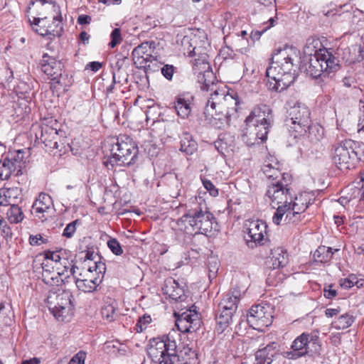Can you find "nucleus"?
I'll list each match as a JSON object with an SVG mask.
<instances>
[{
    "label": "nucleus",
    "instance_id": "1",
    "mask_svg": "<svg viewBox=\"0 0 364 364\" xmlns=\"http://www.w3.org/2000/svg\"><path fill=\"white\" fill-rule=\"evenodd\" d=\"M296 57V50L287 46L274 52L266 70L272 90L282 92L294 82L296 75L294 61Z\"/></svg>",
    "mask_w": 364,
    "mask_h": 364
},
{
    "label": "nucleus",
    "instance_id": "2",
    "mask_svg": "<svg viewBox=\"0 0 364 364\" xmlns=\"http://www.w3.org/2000/svg\"><path fill=\"white\" fill-rule=\"evenodd\" d=\"M240 101L225 90H215L208 100L204 111L206 119L213 126L223 129L230 125L231 117H235Z\"/></svg>",
    "mask_w": 364,
    "mask_h": 364
},
{
    "label": "nucleus",
    "instance_id": "3",
    "mask_svg": "<svg viewBox=\"0 0 364 364\" xmlns=\"http://www.w3.org/2000/svg\"><path fill=\"white\" fill-rule=\"evenodd\" d=\"M186 208V212L181 220L187 231L206 235L212 231L215 218L201 198H191Z\"/></svg>",
    "mask_w": 364,
    "mask_h": 364
},
{
    "label": "nucleus",
    "instance_id": "4",
    "mask_svg": "<svg viewBox=\"0 0 364 364\" xmlns=\"http://www.w3.org/2000/svg\"><path fill=\"white\" fill-rule=\"evenodd\" d=\"M272 208L276 209L272 221L275 225H279L285 215L286 223H297L300 220V215L296 211L293 210L291 204L292 203V194H289L287 189L282 185L272 186L266 191Z\"/></svg>",
    "mask_w": 364,
    "mask_h": 364
},
{
    "label": "nucleus",
    "instance_id": "5",
    "mask_svg": "<svg viewBox=\"0 0 364 364\" xmlns=\"http://www.w3.org/2000/svg\"><path fill=\"white\" fill-rule=\"evenodd\" d=\"M311 48L305 50L302 69L312 78H318L322 74L329 75L339 68L338 60L326 48L316 50L313 54Z\"/></svg>",
    "mask_w": 364,
    "mask_h": 364
},
{
    "label": "nucleus",
    "instance_id": "6",
    "mask_svg": "<svg viewBox=\"0 0 364 364\" xmlns=\"http://www.w3.org/2000/svg\"><path fill=\"white\" fill-rule=\"evenodd\" d=\"M138 152V146L130 136L120 135L112 145L110 156L103 164L109 169L114 166H130L136 162Z\"/></svg>",
    "mask_w": 364,
    "mask_h": 364
},
{
    "label": "nucleus",
    "instance_id": "7",
    "mask_svg": "<svg viewBox=\"0 0 364 364\" xmlns=\"http://www.w3.org/2000/svg\"><path fill=\"white\" fill-rule=\"evenodd\" d=\"M70 292H50L46 298L49 311L59 321H68L73 315V305Z\"/></svg>",
    "mask_w": 364,
    "mask_h": 364
},
{
    "label": "nucleus",
    "instance_id": "8",
    "mask_svg": "<svg viewBox=\"0 0 364 364\" xmlns=\"http://www.w3.org/2000/svg\"><path fill=\"white\" fill-rule=\"evenodd\" d=\"M105 271L106 266L105 263L95 262L88 264L87 273L85 275L80 274L82 278H77L74 275L73 277L76 287L80 291L92 292L101 283Z\"/></svg>",
    "mask_w": 364,
    "mask_h": 364
},
{
    "label": "nucleus",
    "instance_id": "9",
    "mask_svg": "<svg viewBox=\"0 0 364 364\" xmlns=\"http://www.w3.org/2000/svg\"><path fill=\"white\" fill-rule=\"evenodd\" d=\"M310 110L302 103H296L287 111L286 125L299 134L307 132L311 124Z\"/></svg>",
    "mask_w": 364,
    "mask_h": 364
},
{
    "label": "nucleus",
    "instance_id": "10",
    "mask_svg": "<svg viewBox=\"0 0 364 364\" xmlns=\"http://www.w3.org/2000/svg\"><path fill=\"white\" fill-rule=\"evenodd\" d=\"M353 140L346 139L334 145L333 160L340 170H348L356 166Z\"/></svg>",
    "mask_w": 364,
    "mask_h": 364
},
{
    "label": "nucleus",
    "instance_id": "11",
    "mask_svg": "<svg viewBox=\"0 0 364 364\" xmlns=\"http://www.w3.org/2000/svg\"><path fill=\"white\" fill-rule=\"evenodd\" d=\"M28 22L36 33L42 36H60L63 31L62 16L57 15L52 17V22L48 17L28 19Z\"/></svg>",
    "mask_w": 364,
    "mask_h": 364
},
{
    "label": "nucleus",
    "instance_id": "12",
    "mask_svg": "<svg viewBox=\"0 0 364 364\" xmlns=\"http://www.w3.org/2000/svg\"><path fill=\"white\" fill-rule=\"evenodd\" d=\"M154 44L153 41L141 43L133 50L132 53L136 67L144 69L146 73L154 71L151 64L156 62V59L152 55Z\"/></svg>",
    "mask_w": 364,
    "mask_h": 364
},
{
    "label": "nucleus",
    "instance_id": "13",
    "mask_svg": "<svg viewBox=\"0 0 364 364\" xmlns=\"http://www.w3.org/2000/svg\"><path fill=\"white\" fill-rule=\"evenodd\" d=\"M272 318L269 307L261 304L252 306L247 316L250 326L258 331H263L264 328L270 326Z\"/></svg>",
    "mask_w": 364,
    "mask_h": 364
},
{
    "label": "nucleus",
    "instance_id": "14",
    "mask_svg": "<svg viewBox=\"0 0 364 364\" xmlns=\"http://www.w3.org/2000/svg\"><path fill=\"white\" fill-rule=\"evenodd\" d=\"M318 340L315 333H303L297 336L291 343L289 350L284 351L283 356L289 360H297L309 353V343Z\"/></svg>",
    "mask_w": 364,
    "mask_h": 364
},
{
    "label": "nucleus",
    "instance_id": "15",
    "mask_svg": "<svg viewBox=\"0 0 364 364\" xmlns=\"http://www.w3.org/2000/svg\"><path fill=\"white\" fill-rule=\"evenodd\" d=\"M23 154L21 149H18L9 154V157L5 159L3 161L2 166L0 167V179L1 181L7 180L13 171H17V175L21 172L23 167V156H19V154Z\"/></svg>",
    "mask_w": 364,
    "mask_h": 364
},
{
    "label": "nucleus",
    "instance_id": "16",
    "mask_svg": "<svg viewBox=\"0 0 364 364\" xmlns=\"http://www.w3.org/2000/svg\"><path fill=\"white\" fill-rule=\"evenodd\" d=\"M180 337V333L178 331L172 329L169 333L164 336L161 340H163L164 349H166L168 356L165 358V360L159 362V364H173L179 361L178 356L177 355V343L176 341Z\"/></svg>",
    "mask_w": 364,
    "mask_h": 364
},
{
    "label": "nucleus",
    "instance_id": "17",
    "mask_svg": "<svg viewBox=\"0 0 364 364\" xmlns=\"http://www.w3.org/2000/svg\"><path fill=\"white\" fill-rule=\"evenodd\" d=\"M210 66L205 59H195L193 63V69L198 72V80L202 84L203 90H208L209 87L214 84L216 79L213 72L210 69Z\"/></svg>",
    "mask_w": 364,
    "mask_h": 364
},
{
    "label": "nucleus",
    "instance_id": "18",
    "mask_svg": "<svg viewBox=\"0 0 364 364\" xmlns=\"http://www.w3.org/2000/svg\"><path fill=\"white\" fill-rule=\"evenodd\" d=\"M63 63L60 60L44 54L41 60V70L48 76V78L56 82L62 76Z\"/></svg>",
    "mask_w": 364,
    "mask_h": 364
},
{
    "label": "nucleus",
    "instance_id": "19",
    "mask_svg": "<svg viewBox=\"0 0 364 364\" xmlns=\"http://www.w3.org/2000/svg\"><path fill=\"white\" fill-rule=\"evenodd\" d=\"M44 260H48V264H50V262L54 263L57 270L63 269L68 274L65 275V279H69L70 276H73L75 272V266L72 264L73 261H69L65 257H61L60 252L58 251L46 252Z\"/></svg>",
    "mask_w": 364,
    "mask_h": 364
},
{
    "label": "nucleus",
    "instance_id": "20",
    "mask_svg": "<svg viewBox=\"0 0 364 364\" xmlns=\"http://www.w3.org/2000/svg\"><path fill=\"white\" fill-rule=\"evenodd\" d=\"M274 122V116L272 109L266 105H259L253 108L245 122L255 125L259 122L267 123Z\"/></svg>",
    "mask_w": 364,
    "mask_h": 364
},
{
    "label": "nucleus",
    "instance_id": "21",
    "mask_svg": "<svg viewBox=\"0 0 364 364\" xmlns=\"http://www.w3.org/2000/svg\"><path fill=\"white\" fill-rule=\"evenodd\" d=\"M267 225L262 220H253L249 223L247 230V242L250 246V243L262 244L264 236L267 235Z\"/></svg>",
    "mask_w": 364,
    "mask_h": 364
},
{
    "label": "nucleus",
    "instance_id": "22",
    "mask_svg": "<svg viewBox=\"0 0 364 364\" xmlns=\"http://www.w3.org/2000/svg\"><path fill=\"white\" fill-rule=\"evenodd\" d=\"M185 287L186 284L183 282L180 283L179 281L173 278H168L164 282L162 290L164 294L170 299L176 301H182L186 299Z\"/></svg>",
    "mask_w": 364,
    "mask_h": 364
},
{
    "label": "nucleus",
    "instance_id": "23",
    "mask_svg": "<svg viewBox=\"0 0 364 364\" xmlns=\"http://www.w3.org/2000/svg\"><path fill=\"white\" fill-rule=\"evenodd\" d=\"M194 97L190 93H183L176 97L174 108L177 115L182 119H188L192 111Z\"/></svg>",
    "mask_w": 364,
    "mask_h": 364
},
{
    "label": "nucleus",
    "instance_id": "24",
    "mask_svg": "<svg viewBox=\"0 0 364 364\" xmlns=\"http://www.w3.org/2000/svg\"><path fill=\"white\" fill-rule=\"evenodd\" d=\"M41 265L43 269L42 278L45 284L50 286H54L58 285L60 279L62 282L65 280V277L68 273L63 269L58 270V272H55L53 270V269L55 268V266H53L50 268V264H48V260H43Z\"/></svg>",
    "mask_w": 364,
    "mask_h": 364
},
{
    "label": "nucleus",
    "instance_id": "25",
    "mask_svg": "<svg viewBox=\"0 0 364 364\" xmlns=\"http://www.w3.org/2000/svg\"><path fill=\"white\" fill-rule=\"evenodd\" d=\"M240 296V291L237 289H230L220 302L218 310L228 311L235 314L237 309Z\"/></svg>",
    "mask_w": 364,
    "mask_h": 364
},
{
    "label": "nucleus",
    "instance_id": "26",
    "mask_svg": "<svg viewBox=\"0 0 364 364\" xmlns=\"http://www.w3.org/2000/svg\"><path fill=\"white\" fill-rule=\"evenodd\" d=\"M52 204L51 197L46 193H41L32 205L31 214L41 219L43 218V213L48 211Z\"/></svg>",
    "mask_w": 364,
    "mask_h": 364
},
{
    "label": "nucleus",
    "instance_id": "27",
    "mask_svg": "<svg viewBox=\"0 0 364 364\" xmlns=\"http://www.w3.org/2000/svg\"><path fill=\"white\" fill-rule=\"evenodd\" d=\"M164 343L161 338H152L149 341V345L147 349L149 356L154 360L158 359L159 363L164 361L165 358L168 356L166 349H164Z\"/></svg>",
    "mask_w": 364,
    "mask_h": 364
},
{
    "label": "nucleus",
    "instance_id": "28",
    "mask_svg": "<svg viewBox=\"0 0 364 364\" xmlns=\"http://www.w3.org/2000/svg\"><path fill=\"white\" fill-rule=\"evenodd\" d=\"M364 48L360 45H353L351 47L346 48L342 50L343 60L348 63L353 64L356 62H360L364 59Z\"/></svg>",
    "mask_w": 364,
    "mask_h": 364
},
{
    "label": "nucleus",
    "instance_id": "29",
    "mask_svg": "<svg viewBox=\"0 0 364 364\" xmlns=\"http://www.w3.org/2000/svg\"><path fill=\"white\" fill-rule=\"evenodd\" d=\"M276 343H272L256 353V361L254 364H271L275 354Z\"/></svg>",
    "mask_w": 364,
    "mask_h": 364
},
{
    "label": "nucleus",
    "instance_id": "30",
    "mask_svg": "<svg viewBox=\"0 0 364 364\" xmlns=\"http://www.w3.org/2000/svg\"><path fill=\"white\" fill-rule=\"evenodd\" d=\"M246 124L247 127L242 136V141L250 146L262 143L264 141H260V135H259L255 126L249 123H246Z\"/></svg>",
    "mask_w": 364,
    "mask_h": 364
},
{
    "label": "nucleus",
    "instance_id": "31",
    "mask_svg": "<svg viewBox=\"0 0 364 364\" xmlns=\"http://www.w3.org/2000/svg\"><path fill=\"white\" fill-rule=\"evenodd\" d=\"M272 262L274 269L286 266L288 263L287 252L282 247H278L272 250Z\"/></svg>",
    "mask_w": 364,
    "mask_h": 364
},
{
    "label": "nucleus",
    "instance_id": "32",
    "mask_svg": "<svg viewBox=\"0 0 364 364\" xmlns=\"http://www.w3.org/2000/svg\"><path fill=\"white\" fill-rule=\"evenodd\" d=\"M219 314L216 316L217 330L219 333L223 332L231 323L234 313L228 311L218 310Z\"/></svg>",
    "mask_w": 364,
    "mask_h": 364
},
{
    "label": "nucleus",
    "instance_id": "33",
    "mask_svg": "<svg viewBox=\"0 0 364 364\" xmlns=\"http://www.w3.org/2000/svg\"><path fill=\"white\" fill-rule=\"evenodd\" d=\"M180 150L188 155L193 154L197 150V143L188 132L182 135Z\"/></svg>",
    "mask_w": 364,
    "mask_h": 364
},
{
    "label": "nucleus",
    "instance_id": "34",
    "mask_svg": "<svg viewBox=\"0 0 364 364\" xmlns=\"http://www.w3.org/2000/svg\"><path fill=\"white\" fill-rule=\"evenodd\" d=\"M333 255V252L331 247L320 246L314 252V257L316 262L326 263L332 259Z\"/></svg>",
    "mask_w": 364,
    "mask_h": 364
},
{
    "label": "nucleus",
    "instance_id": "35",
    "mask_svg": "<svg viewBox=\"0 0 364 364\" xmlns=\"http://www.w3.org/2000/svg\"><path fill=\"white\" fill-rule=\"evenodd\" d=\"M353 317L348 314H343L338 317L334 321L332 322V327L341 330L346 329L350 327L353 323Z\"/></svg>",
    "mask_w": 364,
    "mask_h": 364
},
{
    "label": "nucleus",
    "instance_id": "36",
    "mask_svg": "<svg viewBox=\"0 0 364 364\" xmlns=\"http://www.w3.org/2000/svg\"><path fill=\"white\" fill-rule=\"evenodd\" d=\"M116 308L113 303H105L101 309V314L108 322L113 321L116 318Z\"/></svg>",
    "mask_w": 364,
    "mask_h": 364
},
{
    "label": "nucleus",
    "instance_id": "37",
    "mask_svg": "<svg viewBox=\"0 0 364 364\" xmlns=\"http://www.w3.org/2000/svg\"><path fill=\"white\" fill-rule=\"evenodd\" d=\"M189 321H186L184 318L178 317L176 321V326L178 328V332L183 333H192L197 331L198 321L191 325Z\"/></svg>",
    "mask_w": 364,
    "mask_h": 364
},
{
    "label": "nucleus",
    "instance_id": "38",
    "mask_svg": "<svg viewBox=\"0 0 364 364\" xmlns=\"http://www.w3.org/2000/svg\"><path fill=\"white\" fill-rule=\"evenodd\" d=\"M7 215L11 223H18L23 220V210L17 205L11 206L8 210Z\"/></svg>",
    "mask_w": 364,
    "mask_h": 364
},
{
    "label": "nucleus",
    "instance_id": "39",
    "mask_svg": "<svg viewBox=\"0 0 364 364\" xmlns=\"http://www.w3.org/2000/svg\"><path fill=\"white\" fill-rule=\"evenodd\" d=\"M307 131H309L308 138L312 144L318 143L323 137V129L316 125H311V124Z\"/></svg>",
    "mask_w": 364,
    "mask_h": 364
},
{
    "label": "nucleus",
    "instance_id": "40",
    "mask_svg": "<svg viewBox=\"0 0 364 364\" xmlns=\"http://www.w3.org/2000/svg\"><path fill=\"white\" fill-rule=\"evenodd\" d=\"M147 109L146 111V121L155 122L159 117V106L156 105L152 100H148Z\"/></svg>",
    "mask_w": 364,
    "mask_h": 364
},
{
    "label": "nucleus",
    "instance_id": "41",
    "mask_svg": "<svg viewBox=\"0 0 364 364\" xmlns=\"http://www.w3.org/2000/svg\"><path fill=\"white\" fill-rule=\"evenodd\" d=\"M291 182V176L289 173H283L282 175V177L280 179L277 178L274 181H272L271 183H269L267 186V191H269V188L272 186H277V185H282L283 186H285V188L287 189L289 194H291L290 188L289 187Z\"/></svg>",
    "mask_w": 364,
    "mask_h": 364
},
{
    "label": "nucleus",
    "instance_id": "42",
    "mask_svg": "<svg viewBox=\"0 0 364 364\" xmlns=\"http://www.w3.org/2000/svg\"><path fill=\"white\" fill-rule=\"evenodd\" d=\"M291 206L292 207L293 210L296 211L300 215L301 213H304L306 210L308 204L303 201L302 196L294 198L292 196V203Z\"/></svg>",
    "mask_w": 364,
    "mask_h": 364
},
{
    "label": "nucleus",
    "instance_id": "43",
    "mask_svg": "<svg viewBox=\"0 0 364 364\" xmlns=\"http://www.w3.org/2000/svg\"><path fill=\"white\" fill-rule=\"evenodd\" d=\"M273 122H269L267 123L259 122L258 124H255L259 135H260V141H265L267 139V134Z\"/></svg>",
    "mask_w": 364,
    "mask_h": 364
},
{
    "label": "nucleus",
    "instance_id": "44",
    "mask_svg": "<svg viewBox=\"0 0 364 364\" xmlns=\"http://www.w3.org/2000/svg\"><path fill=\"white\" fill-rule=\"evenodd\" d=\"M179 317L184 318L186 321L187 320V321H189L188 323H190L191 325H193L197 321V330L199 328L200 321L196 311H192L191 309L187 310L186 311L183 312Z\"/></svg>",
    "mask_w": 364,
    "mask_h": 364
},
{
    "label": "nucleus",
    "instance_id": "45",
    "mask_svg": "<svg viewBox=\"0 0 364 364\" xmlns=\"http://www.w3.org/2000/svg\"><path fill=\"white\" fill-rule=\"evenodd\" d=\"M353 152L355 154L356 164L364 163V143L353 141Z\"/></svg>",
    "mask_w": 364,
    "mask_h": 364
},
{
    "label": "nucleus",
    "instance_id": "46",
    "mask_svg": "<svg viewBox=\"0 0 364 364\" xmlns=\"http://www.w3.org/2000/svg\"><path fill=\"white\" fill-rule=\"evenodd\" d=\"M81 224L80 220H75L66 225L63 232V236L67 238H71L76 231L77 225Z\"/></svg>",
    "mask_w": 364,
    "mask_h": 364
},
{
    "label": "nucleus",
    "instance_id": "47",
    "mask_svg": "<svg viewBox=\"0 0 364 364\" xmlns=\"http://www.w3.org/2000/svg\"><path fill=\"white\" fill-rule=\"evenodd\" d=\"M35 95V92L31 91L27 93V95L24 94V102L28 103V105L24 104V114L30 113L31 110L35 108L36 103L33 101V97Z\"/></svg>",
    "mask_w": 364,
    "mask_h": 364
},
{
    "label": "nucleus",
    "instance_id": "48",
    "mask_svg": "<svg viewBox=\"0 0 364 364\" xmlns=\"http://www.w3.org/2000/svg\"><path fill=\"white\" fill-rule=\"evenodd\" d=\"M262 170L268 178H272V181H274L280 175L279 171L272 166L271 164L264 165Z\"/></svg>",
    "mask_w": 364,
    "mask_h": 364
},
{
    "label": "nucleus",
    "instance_id": "49",
    "mask_svg": "<svg viewBox=\"0 0 364 364\" xmlns=\"http://www.w3.org/2000/svg\"><path fill=\"white\" fill-rule=\"evenodd\" d=\"M107 246L115 255H121L123 253V250L116 238L111 237L107 241Z\"/></svg>",
    "mask_w": 364,
    "mask_h": 364
},
{
    "label": "nucleus",
    "instance_id": "50",
    "mask_svg": "<svg viewBox=\"0 0 364 364\" xmlns=\"http://www.w3.org/2000/svg\"><path fill=\"white\" fill-rule=\"evenodd\" d=\"M151 318L149 315L144 314L142 317H139L136 324V330L138 333L142 332L146 328L147 326L151 323Z\"/></svg>",
    "mask_w": 364,
    "mask_h": 364
},
{
    "label": "nucleus",
    "instance_id": "51",
    "mask_svg": "<svg viewBox=\"0 0 364 364\" xmlns=\"http://www.w3.org/2000/svg\"><path fill=\"white\" fill-rule=\"evenodd\" d=\"M110 38L111 41L109 42V46L113 48L122 41L121 30L118 28H114L111 33Z\"/></svg>",
    "mask_w": 364,
    "mask_h": 364
},
{
    "label": "nucleus",
    "instance_id": "52",
    "mask_svg": "<svg viewBox=\"0 0 364 364\" xmlns=\"http://www.w3.org/2000/svg\"><path fill=\"white\" fill-rule=\"evenodd\" d=\"M201 181L204 188L209 192L211 196L216 197L218 196V189L210 180L203 178H201Z\"/></svg>",
    "mask_w": 364,
    "mask_h": 364
},
{
    "label": "nucleus",
    "instance_id": "53",
    "mask_svg": "<svg viewBox=\"0 0 364 364\" xmlns=\"http://www.w3.org/2000/svg\"><path fill=\"white\" fill-rule=\"evenodd\" d=\"M48 242V239L47 237H44L41 234H37L35 235H30L29 236V244L32 246H38L42 244H46Z\"/></svg>",
    "mask_w": 364,
    "mask_h": 364
},
{
    "label": "nucleus",
    "instance_id": "54",
    "mask_svg": "<svg viewBox=\"0 0 364 364\" xmlns=\"http://www.w3.org/2000/svg\"><path fill=\"white\" fill-rule=\"evenodd\" d=\"M10 189L0 188V205L6 206L10 204Z\"/></svg>",
    "mask_w": 364,
    "mask_h": 364
},
{
    "label": "nucleus",
    "instance_id": "55",
    "mask_svg": "<svg viewBox=\"0 0 364 364\" xmlns=\"http://www.w3.org/2000/svg\"><path fill=\"white\" fill-rule=\"evenodd\" d=\"M161 74L166 79L168 80H171L175 72V68L172 65L166 64L161 68Z\"/></svg>",
    "mask_w": 364,
    "mask_h": 364
},
{
    "label": "nucleus",
    "instance_id": "56",
    "mask_svg": "<svg viewBox=\"0 0 364 364\" xmlns=\"http://www.w3.org/2000/svg\"><path fill=\"white\" fill-rule=\"evenodd\" d=\"M1 234L4 238L11 237L12 232L11 228L8 225L7 222L1 218L0 219Z\"/></svg>",
    "mask_w": 364,
    "mask_h": 364
},
{
    "label": "nucleus",
    "instance_id": "57",
    "mask_svg": "<svg viewBox=\"0 0 364 364\" xmlns=\"http://www.w3.org/2000/svg\"><path fill=\"white\" fill-rule=\"evenodd\" d=\"M85 357V353L80 351L71 358L69 364H84Z\"/></svg>",
    "mask_w": 364,
    "mask_h": 364
},
{
    "label": "nucleus",
    "instance_id": "58",
    "mask_svg": "<svg viewBox=\"0 0 364 364\" xmlns=\"http://www.w3.org/2000/svg\"><path fill=\"white\" fill-rule=\"evenodd\" d=\"M333 285L328 284L323 289V296L326 299H331L336 296L337 291L335 289H332Z\"/></svg>",
    "mask_w": 364,
    "mask_h": 364
},
{
    "label": "nucleus",
    "instance_id": "59",
    "mask_svg": "<svg viewBox=\"0 0 364 364\" xmlns=\"http://www.w3.org/2000/svg\"><path fill=\"white\" fill-rule=\"evenodd\" d=\"M48 132H49V134L50 135H52L53 139H55V137L57 136V135H58V132L56 129L50 128V127H47L45 130H42V132H41V140L43 141V143H45L46 141L47 140L46 135Z\"/></svg>",
    "mask_w": 364,
    "mask_h": 364
},
{
    "label": "nucleus",
    "instance_id": "60",
    "mask_svg": "<svg viewBox=\"0 0 364 364\" xmlns=\"http://www.w3.org/2000/svg\"><path fill=\"white\" fill-rule=\"evenodd\" d=\"M355 279V278H353V279L350 278L345 279L341 281V286L344 289H350L356 283V282L354 281Z\"/></svg>",
    "mask_w": 364,
    "mask_h": 364
},
{
    "label": "nucleus",
    "instance_id": "61",
    "mask_svg": "<svg viewBox=\"0 0 364 364\" xmlns=\"http://www.w3.org/2000/svg\"><path fill=\"white\" fill-rule=\"evenodd\" d=\"M208 270L218 271V259L215 257H210L208 259Z\"/></svg>",
    "mask_w": 364,
    "mask_h": 364
},
{
    "label": "nucleus",
    "instance_id": "62",
    "mask_svg": "<svg viewBox=\"0 0 364 364\" xmlns=\"http://www.w3.org/2000/svg\"><path fill=\"white\" fill-rule=\"evenodd\" d=\"M340 312V307L336 309L328 308L325 310V315L328 318H332L333 316L338 315Z\"/></svg>",
    "mask_w": 364,
    "mask_h": 364
},
{
    "label": "nucleus",
    "instance_id": "63",
    "mask_svg": "<svg viewBox=\"0 0 364 364\" xmlns=\"http://www.w3.org/2000/svg\"><path fill=\"white\" fill-rule=\"evenodd\" d=\"M102 68V63L97 61L89 63L86 65V69H90L94 72L98 71Z\"/></svg>",
    "mask_w": 364,
    "mask_h": 364
},
{
    "label": "nucleus",
    "instance_id": "64",
    "mask_svg": "<svg viewBox=\"0 0 364 364\" xmlns=\"http://www.w3.org/2000/svg\"><path fill=\"white\" fill-rule=\"evenodd\" d=\"M344 86L347 87H356V82L353 77H346L343 80Z\"/></svg>",
    "mask_w": 364,
    "mask_h": 364
}]
</instances>
